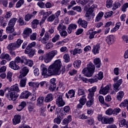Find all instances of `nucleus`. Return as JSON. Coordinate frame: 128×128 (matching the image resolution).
<instances>
[{
  "label": "nucleus",
  "instance_id": "1",
  "mask_svg": "<svg viewBox=\"0 0 128 128\" xmlns=\"http://www.w3.org/2000/svg\"><path fill=\"white\" fill-rule=\"evenodd\" d=\"M60 66H62V62L60 60H56L53 64L49 66L48 69L46 68V66L44 64L41 65L42 76L44 78H46L54 76V74H59L60 73Z\"/></svg>",
  "mask_w": 128,
  "mask_h": 128
},
{
  "label": "nucleus",
  "instance_id": "2",
  "mask_svg": "<svg viewBox=\"0 0 128 128\" xmlns=\"http://www.w3.org/2000/svg\"><path fill=\"white\" fill-rule=\"evenodd\" d=\"M5 90H8V94H6V98L9 100H16V98L18 97V92H20V89L18 88V84H15L9 88H6Z\"/></svg>",
  "mask_w": 128,
  "mask_h": 128
},
{
  "label": "nucleus",
  "instance_id": "3",
  "mask_svg": "<svg viewBox=\"0 0 128 128\" xmlns=\"http://www.w3.org/2000/svg\"><path fill=\"white\" fill-rule=\"evenodd\" d=\"M97 118L98 122H101L102 124H110L114 122V118H108L106 116H102V114L98 115Z\"/></svg>",
  "mask_w": 128,
  "mask_h": 128
},
{
  "label": "nucleus",
  "instance_id": "4",
  "mask_svg": "<svg viewBox=\"0 0 128 128\" xmlns=\"http://www.w3.org/2000/svg\"><path fill=\"white\" fill-rule=\"evenodd\" d=\"M56 54H58V50H52L47 53L44 58V62H46V64H48L50 62H52V58H54V56H56Z\"/></svg>",
  "mask_w": 128,
  "mask_h": 128
},
{
  "label": "nucleus",
  "instance_id": "5",
  "mask_svg": "<svg viewBox=\"0 0 128 128\" xmlns=\"http://www.w3.org/2000/svg\"><path fill=\"white\" fill-rule=\"evenodd\" d=\"M56 104L58 106H64L66 104V102L62 100V95H58L56 99Z\"/></svg>",
  "mask_w": 128,
  "mask_h": 128
},
{
  "label": "nucleus",
  "instance_id": "6",
  "mask_svg": "<svg viewBox=\"0 0 128 128\" xmlns=\"http://www.w3.org/2000/svg\"><path fill=\"white\" fill-rule=\"evenodd\" d=\"M106 42L110 46L116 42V36L112 34L109 35L106 38Z\"/></svg>",
  "mask_w": 128,
  "mask_h": 128
},
{
  "label": "nucleus",
  "instance_id": "7",
  "mask_svg": "<svg viewBox=\"0 0 128 128\" xmlns=\"http://www.w3.org/2000/svg\"><path fill=\"white\" fill-rule=\"evenodd\" d=\"M30 70L28 67L25 66L22 69V70L20 72V74L19 76L20 78H24L28 74Z\"/></svg>",
  "mask_w": 128,
  "mask_h": 128
},
{
  "label": "nucleus",
  "instance_id": "8",
  "mask_svg": "<svg viewBox=\"0 0 128 128\" xmlns=\"http://www.w3.org/2000/svg\"><path fill=\"white\" fill-rule=\"evenodd\" d=\"M82 72L83 74L86 76H87L88 78H90V76H92V74H94V72L92 71V70L88 69L87 68H84L82 70Z\"/></svg>",
  "mask_w": 128,
  "mask_h": 128
},
{
  "label": "nucleus",
  "instance_id": "9",
  "mask_svg": "<svg viewBox=\"0 0 128 128\" xmlns=\"http://www.w3.org/2000/svg\"><path fill=\"white\" fill-rule=\"evenodd\" d=\"M84 10H86V12L85 14L86 18H90V16L94 18L96 16L94 13L93 10H91L90 8H88V6H86L84 8Z\"/></svg>",
  "mask_w": 128,
  "mask_h": 128
},
{
  "label": "nucleus",
  "instance_id": "10",
  "mask_svg": "<svg viewBox=\"0 0 128 128\" xmlns=\"http://www.w3.org/2000/svg\"><path fill=\"white\" fill-rule=\"evenodd\" d=\"M22 116L20 114H16L14 116V118L12 119V124L14 126H16L20 122V120Z\"/></svg>",
  "mask_w": 128,
  "mask_h": 128
},
{
  "label": "nucleus",
  "instance_id": "11",
  "mask_svg": "<svg viewBox=\"0 0 128 128\" xmlns=\"http://www.w3.org/2000/svg\"><path fill=\"white\" fill-rule=\"evenodd\" d=\"M78 24L82 28H86L88 26V22L85 20H82V18H80L78 20Z\"/></svg>",
  "mask_w": 128,
  "mask_h": 128
},
{
  "label": "nucleus",
  "instance_id": "12",
  "mask_svg": "<svg viewBox=\"0 0 128 128\" xmlns=\"http://www.w3.org/2000/svg\"><path fill=\"white\" fill-rule=\"evenodd\" d=\"M32 32V28H26L23 32L24 38H28V36H30V34Z\"/></svg>",
  "mask_w": 128,
  "mask_h": 128
},
{
  "label": "nucleus",
  "instance_id": "13",
  "mask_svg": "<svg viewBox=\"0 0 128 128\" xmlns=\"http://www.w3.org/2000/svg\"><path fill=\"white\" fill-rule=\"evenodd\" d=\"M108 90H110V86L108 85H107L104 88H102V87H101L99 92L102 94L106 95L108 94Z\"/></svg>",
  "mask_w": 128,
  "mask_h": 128
},
{
  "label": "nucleus",
  "instance_id": "14",
  "mask_svg": "<svg viewBox=\"0 0 128 128\" xmlns=\"http://www.w3.org/2000/svg\"><path fill=\"white\" fill-rule=\"evenodd\" d=\"M122 84V79L119 80L116 83L114 84L113 86L114 88V90L116 92L120 90L118 88L120 86V84Z\"/></svg>",
  "mask_w": 128,
  "mask_h": 128
},
{
  "label": "nucleus",
  "instance_id": "15",
  "mask_svg": "<svg viewBox=\"0 0 128 128\" xmlns=\"http://www.w3.org/2000/svg\"><path fill=\"white\" fill-rule=\"evenodd\" d=\"M0 58H1V60H8V62L12 60L10 56L8 54L6 53H2L0 56Z\"/></svg>",
  "mask_w": 128,
  "mask_h": 128
},
{
  "label": "nucleus",
  "instance_id": "16",
  "mask_svg": "<svg viewBox=\"0 0 128 128\" xmlns=\"http://www.w3.org/2000/svg\"><path fill=\"white\" fill-rule=\"evenodd\" d=\"M24 52L25 54H28L30 58H32V56H34V54H36V50L34 49H26L24 50Z\"/></svg>",
  "mask_w": 128,
  "mask_h": 128
},
{
  "label": "nucleus",
  "instance_id": "17",
  "mask_svg": "<svg viewBox=\"0 0 128 128\" xmlns=\"http://www.w3.org/2000/svg\"><path fill=\"white\" fill-rule=\"evenodd\" d=\"M9 66L12 70H18V68H20V66L16 64V63L14 61H11L9 64Z\"/></svg>",
  "mask_w": 128,
  "mask_h": 128
},
{
  "label": "nucleus",
  "instance_id": "18",
  "mask_svg": "<svg viewBox=\"0 0 128 128\" xmlns=\"http://www.w3.org/2000/svg\"><path fill=\"white\" fill-rule=\"evenodd\" d=\"M88 92H89L88 96H89L90 98H92V96L94 98V92H96V86H93L92 88L88 89Z\"/></svg>",
  "mask_w": 128,
  "mask_h": 128
},
{
  "label": "nucleus",
  "instance_id": "19",
  "mask_svg": "<svg viewBox=\"0 0 128 128\" xmlns=\"http://www.w3.org/2000/svg\"><path fill=\"white\" fill-rule=\"evenodd\" d=\"M94 64L97 68H100V66H102V62L100 61V58H96L94 60Z\"/></svg>",
  "mask_w": 128,
  "mask_h": 128
},
{
  "label": "nucleus",
  "instance_id": "20",
  "mask_svg": "<svg viewBox=\"0 0 128 128\" xmlns=\"http://www.w3.org/2000/svg\"><path fill=\"white\" fill-rule=\"evenodd\" d=\"M44 96H39L37 99L36 106H44Z\"/></svg>",
  "mask_w": 128,
  "mask_h": 128
},
{
  "label": "nucleus",
  "instance_id": "21",
  "mask_svg": "<svg viewBox=\"0 0 128 128\" xmlns=\"http://www.w3.org/2000/svg\"><path fill=\"white\" fill-rule=\"evenodd\" d=\"M100 44H96V45L94 46L92 52L94 54H96L100 52Z\"/></svg>",
  "mask_w": 128,
  "mask_h": 128
},
{
  "label": "nucleus",
  "instance_id": "22",
  "mask_svg": "<svg viewBox=\"0 0 128 128\" xmlns=\"http://www.w3.org/2000/svg\"><path fill=\"white\" fill-rule=\"evenodd\" d=\"M74 94H76V92H74V90H71L66 94V96L67 98H74Z\"/></svg>",
  "mask_w": 128,
  "mask_h": 128
},
{
  "label": "nucleus",
  "instance_id": "23",
  "mask_svg": "<svg viewBox=\"0 0 128 128\" xmlns=\"http://www.w3.org/2000/svg\"><path fill=\"white\" fill-rule=\"evenodd\" d=\"M54 100V95L52 94H48L46 95L44 101L45 102H50Z\"/></svg>",
  "mask_w": 128,
  "mask_h": 128
},
{
  "label": "nucleus",
  "instance_id": "24",
  "mask_svg": "<svg viewBox=\"0 0 128 128\" xmlns=\"http://www.w3.org/2000/svg\"><path fill=\"white\" fill-rule=\"evenodd\" d=\"M32 94L29 92H22L20 96V98H28V96H30Z\"/></svg>",
  "mask_w": 128,
  "mask_h": 128
},
{
  "label": "nucleus",
  "instance_id": "25",
  "mask_svg": "<svg viewBox=\"0 0 128 128\" xmlns=\"http://www.w3.org/2000/svg\"><path fill=\"white\" fill-rule=\"evenodd\" d=\"M89 100H88L86 103V106L88 108H90L92 104H94V97H90V96H88Z\"/></svg>",
  "mask_w": 128,
  "mask_h": 128
},
{
  "label": "nucleus",
  "instance_id": "26",
  "mask_svg": "<svg viewBox=\"0 0 128 128\" xmlns=\"http://www.w3.org/2000/svg\"><path fill=\"white\" fill-rule=\"evenodd\" d=\"M76 28H78V26L76 24H70L67 29L68 32L69 34H71L72 32V30H76Z\"/></svg>",
  "mask_w": 128,
  "mask_h": 128
},
{
  "label": "nucleus",
  "instance_id": "27",
  "mask_svg": "<svg viewBox=\"0 0 128 128\" xmlns=\"http://www.w3.org/2000/svg\"><path fill=\"white\" fill-rule=\"evenodd\" d=\"M25 106H26V102L22 101L20 102V104L18 105L16 110L18 112H20V110H22L24 108Z\"/></svg>",
  "mask_w": 128,
  "mask_h": 128
},
{
  "label": "nucleus",
  "instance_id": "28",
  "mask_svg": "<svg viewBox=\"0 0 128 128\" xmlns=\"http://www.w3.org/2000/svg\"><path fill=\"white\" fill-rule=\"evenodd\" d=\"M48 40H50V36H48V33L46 32L44 38L41 40V42L44 44H46L48 42L46 41Z\"/></svg>",
  "mask_w": 128,
  "mask_h": 128
},
{
  "label": "nucleus",
  "instance_id": "29",
  "mask_svg": "<svg viewBox=\"0 0 128 128\" xmlns=\"http://www.w3.org/2000/svg\"><path fill=\"white\" fill-rule=\"evenodd\" d=\"M25 58L26 57L24 56H22L21 58H20V56H17L15 58L14 62L16 64H20V62L21 64H24Z\"/></svg>",
  "mask_w": 128,
  "mask_h": 128
},
{
  "label": "nucleus",
  "instance_id": "30",
  "mask_svg": "<svg viewBox=\"0 0 128 128\" xmlns=\"http://www.w3.org/2000/svg\"><path fill=\"white\" fill-rule=\"evenodd\" d=\"M24 64L32 68V66H34V61H32V60H28L25 57Z\"/></svg>",
  "mask_w": 128,
  "mask_h": 128
},
{
  "label": "nucleus",
  "instance_id": "31",
  "mask_svg": "<svg viewBox=\"0 0 128 128\" xmlns=\"http://www.w3.org/2000/svg\"><path fill=\"white\" fill-rule=\"evenodd\" d=\"M8 50H16L18 48V47H16V43H10V44L8 46H7Z\"/></svg>",
  "mask_w": 128,
  "mask_h": 128
},
{
  "label": "nucleus",
  "instance_id": "32",
  "mask_svg": "<svg viewBox=\"0 0 128 128\" xmlns=\"http://www.w3.org/2000/svg\"><path fill=\"white\" fill-rule=\"evenodd\" d=\"M32 24V28H38V25L40 24V20H38V19H34L31 22Z\"/></svg>",
  "mask_w": 128,
  "mask_h": 128
},
{
  "label": "nucleus",
  "instance_id": "33",
  "mask_svg": "<svg viewBox=\"0 0 128 128\" xmlns=\"http://www.w3.org/2000/svg\"><path fill=\"white\" fill-rule=\"evenodd\" d=\"M119 126L120 128H122V126H126V120L124 118H120L118 120Z\"/></svg>",
  "mask_w": 128,
  "mask_h": 128
},
{
  "label": "nucleus",
  "instance_id": "34",
  "mask_svg": "<svg viewBox=\"0 0 128 128\" xmlns=\"http://www.w3.org/2000/svg\"><path fill=\"white\" fill-rule=\"evenodd\" d=\"M86 122L88 126H92L94 124V119L92 117H88V118L86 120Z\"/></svg>",
  "mask_w": 128,
  "mask_h": 128
},
{
  "label": "nucleus",
  "instance_id": "35",
  "mask_svg": "<svg viewBox=\"0 0 128 128\" xmlns=\"http://www.w3.org/2000/svg\"><path fill=\"white\" fill-rule=\"evenodd\" d=\"M28 86L35 88H40V84L38 82H29Z\"/></svg>",
  "mask_w": 128,
  "mask_h": 128
},
{
  "label": "nucleus",
  "instance_id": "36",
  "mask_svg": "<svg viewBox=\"0 0 128 128\" xmlns=\"http://www.w3.org/2000/svg\"><path fill=\"white\" fill-rule=\"evenodd\" d=\"M124 93L122 91H120L117 94L116 96V99L118 100H122V98H124Z\"/></svg>",
  "mask_w": 128,
  "mask_h": 128
},
{
  "label": "nucleus",
  "instance_id": "37",
  "mask_svg": "<svg viewBox=\"0 0 128 128\" xmlns=\"http://www.w3.org/2000/svg\"><path fill=\"white\" fill-rule=\"evenodd\" d=\"M86 68L90 70H92V72H94V70H96V66L92 62H90V64H88L87 65V67Z\"/></svg>",
  "mask_w": 128,
  "mask_h": 128
},
{
  "label": "nucleus",
  "instance_id": "38",
  "mask_svg": "<svg viewBox=\"0 0 128 128\" xmlns=\"http://www.w3.org/2000/svg\"><path fill=\"white\" fill-rule=\"evenodd\" d=\"M102 16H104V12H99L96 18L95 22H100L102 18Z\"/></svg>",
  "mask_w": 128,
  "mask_h": 128
},
{
  "label": "nucleus",
  "instance_id": "39",
  "mask_svg": "<svg viewBox=\"0 0 128 128\" xmlns=\"http://www.w3.org/2000/svg\"><path fill=\"white\" fill-rule=\"evenodd\" d=\"M70 122H72V116L70 115L63 120V124H70Z\"/></svg>",
  "mask_w": 128,
  "mask_h": 128
},
{
  "label": "nucleus",
  "instance_id": "40",
  "mask_svg": "<svg viewBox=\"0 0 128 128\" xmlns=\"http://www.w3.org/2000/svg\"><path fill=\"white\" fill-rule=\"evenodd\" d=\"M57 30L60 32L66 30V26L64 25H62V24H60L57 28Z\"/></svg>",
  "mask_w": 128,
  "mask_h": 128
},
{
  "label": "nucleus",
  "instance_id": "41",
  "mask_svg": "<svg viewBox=\"0 0 128 128\" xmlns=\"http://www.w3.org/2000/svg\"><path fill=\"white\" fill-rule=\"evenodd\" d=\"M32 18H34L32 14H27L26 15H25L24 20L26 22H30V20Z\"/></svg>",
  "mask_w": 128,
  "mask_h": 128
},
{
  "label": "nucleus",
  "instance_id": "42",
  "mask_svg": "<svg viewBox=\"0 0 128 128\" xmlns=\"http://www.w3.org/2000/svg\"><path fill=\"white\" fill-rule=\"evenodd\" d=\"M14 32V26L8 25L6 28V32H8V34H12V32Z\"/></svg>",
  "mask_w": 128,
  "mask_h": 128
},
{
  "label": "nucleus",
  "instance_id": "43",
  "mask_svg": "<svg viewBox=\"0 0 128 128\" xmlns=\"http://www.w3.org/2000/svg\"><path fill=\"white\" fill-rule=\"evenodd\" d=\"M82 64V61L80 60H77L74 62V66L75 68H78Z\"/></svg>",
  "mask_w": 128,
  "mask_h": 128
},
{
  "label": "nucleus",
  "instance_id": "44",
  "mask_svg": "<svg viewBox=\"0 0 128 128\" xmlns=\"http://www.w3.org/2000/svg\"><path fill=\"white\" fill-rule=\"evenodd\" d=\"M16 22V18H12L10 20L8 26H14Z\"/></svg>",
  "mask_w": 128,
  "mask_h": 128
},
{
  "label": "nucleus",
  "instance_id": "45",
  "mask_svg": "<svg viewBox=\"0 0 128 128\" xmlns=\"http://www.w3.org/2000/svg\"><path fill=\"white\" fill-rule=\"evenodd\" d=\"M26 84V78H24L20 82V86L21 88H24Z\"/></svg>",
  "mask_w": 128,
  "mask_h": 128
},
{
  "label": "nucleus",
  "instance_id": "46",
  "mask_svg": "<svg viewBox=\"0 0 128 128\" xmlns=\"http://www.w3.org/2000/svg\"><path fill=\"white\" fill-rule=\"evenodd\" d=\"M82 49L78 48H75L72 52L73 56H76V54H82Z\"/></svg>",
  "mask_w": 128,
  "mask_h": 128
},
{
  "label": "nucleus",
  "instance_id": "47",
  "mask_svg": "<svg viewBox=\"0 0 128 128\" xmlns=\"http://www.w3.org/2000/svg\"><path fill=\"white\" fill-rule=\"evenodd\" d=\"M36 42H33L28 44L26 50H32V48H34V46H36Z\"/></svg>",
  "mask_w": 128,
  "mask_h": 128
},
{
  "label": "nucleus",
  "instance_id": "48",
  "mask_svg": "<svg viewBox=\"0 0 128 128\" xmlns=\"http://www.w3.org/2000/svg\"><path fill=\"white\" fill-rule=\"evenodd\" d=\"M114 2L112 0H106V6L108 8H110L112 7V3Z\"/></svg>",
  "mask_w": 128,
  "mask_h": 128
},
{
  "label": "nucleus",
  "instance_id": "49",
  "mask_svg": "<svg viewBox=\"0 0 128 128\" xmlns=\"http://www.w3.org/2000/svg\"><path fill=\"white\" fill-rule=\"evenodd\" d=\"M79 102L80 104H86V96H82L80 98Z\"/></svg>",
  "mask_w": 128,
  "mask_h": 128
},
{
  "label": "nucleus",
  "instance_id": "50",
  "mask_svg": "<svg viewBox=\"0 0 128 128\" xmlns=\"http://www.w3.org/2000/svg\"><path fill=\"white\" fill-rule=\"evenodd\" d=\"M87 36H89V38L92 40L94 38L95 34L94 32L92 30H89L87 32Z\"/></svg>",
  "mask_w": 128,
  "mask_h": 128
},
{
  "label": "nucleus",
  "instance_id": "51",
  "mask_svg": "<svg viewBox=\"0 0 128 128\" xmlns=\"http://www.w3.org/2000/svg\"><path fill=\"white\" fill-rule=\"evenodd\" d=\"M106 114L108 116H112V114H114V110L112 108H108V110L106 111Z\"/></svg>",
  "mask_w": 128,
  "mask_h": 128
},
{
  "label": "nucleus",
  "instance_id": "52",
  "mask_svg": "<svg viewBox=\"0 0 128 128\" xmlns=\"http://www.w3.org/2000/svg\"><path fill=\"white\" fill-rule=\"evenodd\" d=\"M96 76L97 80H102L104 78V73L102 72H99L98 74H97V76Z\"/></svg>",
  "mask_w": 128,
  "mask_h": 128
},
{
  "label": "nucleus",
  "instance_id": "53",
  "mask_svg": "<svg viewBox=\"0 0 128 128\" xmlns=\"http://www.w3.org/2000/svg\"><path fill=\"white\" fill-rule=\"evenodd\" d=\"M64 60L65 62H70V55L68 54H66L64 56Z\"/></svg>",
  "mask_w": 128,
  "mask_h": 128
},
{
  "label": "nucleus",
  "instance_id": "54",
  "mask_svg": "<svg viewBox=\"0 0 128 128\" xmlns=\"http://www.w3.org/2000/svg\"><path fill=\"white\" fill-rule=\"evenodd\" d=\"M12 72L10 71H8L7 73V79L9 80V82H10L12 80Z\"/></svg>",
  "mask_w": 128,
  "mask_h": 128
},
{
  "label": "nucleus",
  "instance_id": "55",
  "mask_svg": "<svg viewBox=\"0 0 128 128\" xmlns=\"http://www.w3.org/2000/svg\"><path fill=\"white\" fill-rule=\"evenodd\" d=\"M60 36L58 34H56L52 40V42H56L60 40Z\"/></svg>",
  "mask_w": 128,
  "mask_h": 128
},
{
  "label": "nucleus",
  "instance_id": "56",
  "mask_svg": "<svg viewBox=\"0 0 128 128\" xmlns=\"http://www.w3.org/2000/svg\"><path fill=\"white\" fill-rule=\"evenodd\" d=\"M24 42V40H22L21 39H18L16 41V46L17 47V48H18L20 46V45L22 44Z\"/></svg>",
  "mask_w": 128,
  "mask_h": 128
},
{
  "label": "nucleus",
  "instance_id": "57",
  "mask_svg": "<svg viewBox=\"0 0 128 128\" xmlns=\"http://www.w3.org/2000/svg\"><path fill=\"white\" fill-rule=\"evenodd\" d=\"M8 0H0V4H3L4 6L6 8L8 6Z\"/></svg>",
  "mask_w": 128,
  "mask_h": 128
},
{
  "label": "nucleus",
  "instance_id": "58",
  "mask_svg": "<svg viewBox=\"0 0 128 128\" xmlns=\"http://www.w3.org/2000/svg\"><path fill=\"white\" fill-rule=\"evenodd\" d=\"M111 16H112V11H109L105 13L104 18H110Z\"/></svg>",
  "mask_w": 128,
  "mask_h": 128
},
{
  "label": "nucleus",
  "instance_id": "59",
  "mask_svg": "<svg viewBox=\"0 0 128 128\" xmlns=\"http://www.w3.org/2000/svg\"><path fill=\"white\" fill-rule=\"evenodd\" d=\"M128 8V2H126L122 6V12H126V8Z\"/></svg>",
  "mask_w": 128,
  "mask_h": 128
},
{
  "label": "nucleus",
  "instance_id": "60",
  "mask_svg": "<svg viewBox=\"0 0 128 128\" xmlns=\"http://www.w3.org/2000/svg\"><path fill=\"white\" fill-rule=\"evenodd\" d=\"M24 0H20L16 4V6L17 8H20L22 5L24 4Z\"/></svg>",
  "mask_w": 128,
  "mask_h": 128
},
{
  "label": "nucleus",
  "instance_id": "61",
  "mask_svg": "<svg viewBox=\"0 0 128 128\" xmlns=\"http://www.w3.org/2000/svg\"><path fill=\"white\" fill-rule=\"evenodd\" d=\"M36 33L34 32L30 36V40H36Z\"/></svg>",
  "mask_w": 128,
  "mask_h": 128
},
{
  "label": "nucleus",
  "instance_id": "62",
  "mask_svg": "<svg viewBox=\"0 0 128 128\" xmlns=\"http://www.w3.org/2000/svg\"><path fill=\"white\" fill-rule=\"evenodd\" d=\"M86 94L84 92V90L78 88V96H84Z\"/></svg>",
  "mask_w": 128,
  "mask_h": 128
},
{
  "label": "nucleus",
  "instance_id": "63",
  "mask_svg": "<svg viewBox=\"0 0 128 128\" xmlns=\"http://www.w3.org/2000/svg\"><path fill=\"white\" fill-rule=\"evenodd\" d=\"M54 18H56V16H54V14H52L48 18V22H54Z\"/></svg>",
  "mask_w": 128,
  "mask_h": 128
},
{
  "label": "nucleus",
  "instance_id": "64",
  "mask_svg": "<svg viewBox=\"0 0 128 128\" xmlns=\"http://www.w3.org/2000/svg\"><path fill=\"white\" fill-rule=\"evenodd\" d=\"M54 48V44L52 42H49L46 45V50H50V48Z\"/></svg>",
  "mask_w": 128,
  "mask_h": 128
}]
</instances>
